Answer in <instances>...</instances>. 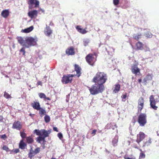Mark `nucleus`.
<instances>
[{
  "label": "nucleus",
  "instance_id": "4d7b16f0",
  "mask_svg": "<svg viewBox=\"0 0 159 159\" xmlns=\"http://www.w3.org/2000/svg\"><path fill=\"white\" fill-rule=\"evenodd\" d=\"M50 159H56V158L52 157Z\"/></svg>",
  "mask_w": 159,
  "mask_h": 159
},
{
  "label": "nucleus",
  "instance_id": "6ab92c4d",
  "mask_svg": "<svg viewBox=\"0 0 159 159\" xmlns=\"http://www.w3.org/2000/svg\"><path fill=\"white\" fill-rule=\"evenodd\" d=\"M10 12L9 10H4L2 11L1 15L2 17L7 18L9 16Z\"/></svg>",
  "mask_w": 159,
  "mask_h": 159
},
{
  "label": "nucleus",
  "instance_id": "2eb2a0df",
  "mask_svg": "<svg viewBox=\"0 0 159 159\" xmlns=\"http://www.w3.org/2000/svg\"><path fill=\"white\" fill-rule=\"evenodd\" d=\"M152 75L148 74L145 77L143 80V82L144 83V85H146L147 83H149L152 80Z\"/></svg>",
  "mask_w": 159,
  "mask_h": 159
},
{
  "label": "nucleus",
  "instance_id": "b1692460",
  "mask_svg": "<svg viewBox=\"0 0 159 159\" xmlns=\"http://www.w3.org/2000/svg\"><path fill=\"white\" fill-rule=\"evenodd\" d=\"M35 155L34 151L33 150L32 148L31 147L30 150V151L28 154V157L29 158H30V159H32V157H33Z\"/></svg>",
  "mask_w": 159,
  "mask_h": 159
},
{
  "label": "nucleus",
  "instance_id": "6e6552de",
  "mask_svg": "<svg viewBox=\"0 0 159 159\" xmlns=\"http://www.w3.org/2000/svg\"><path fill=\"white\" fill-rule=\"evenodd\" d=\"M145 137V134L142 132H140L137 135L136 142L139 144L144 139Z\"/></svg>",
  "mask_w": 159,
  "mask_h": 159
},
{
  "label": "nucleus",
  "instance_id": "864d4df0",
  "mask_svg": "<svg viewBox=\"0 0 159 159\" xmlns=\"http://www.w3.org/2000/svg\"><path fill=\"white\" fill-rule=\"evenodd\" d=\"M37 84L39 85H41L42 84V83L41 81H39L38 82Z\"/></svg>",
  "mask_w": 159,
  "mask_h": 159
},
{
  "label": "nucleus",
  "instance_id": "393cba45",
  "mask_svg": "<svg viewBox=\"0 0 159 159\" xmlns=\"http://www.w3.org/2000/svg\"><path fill=\"white\" fill-rule=\"evenodd\" d=\"M26 146L27 145L26 143H25L23 141V140H20V142L19 143V148H20L22 149H25Z\"/></svg>",
  "mask_w": 159,
  "mask_h": 159
},
{
  "label": "nucleus",
  "instance_id": "72a5a7b5",
  "mask_svg": "<svg viewBox=\"0 0 159 159\" xmlns=\"http://www.w3.org/2000/svg\"><path fill=\"white\" fill-rule=\"evenodd\" d=\"M20 136L22 139H24L26 138V134L24 132H20Z\"/></svg>",
  "mask_w": 159,
  "mask_h": 159
},
{
  "label": "nucleus",
  "instance_id": "f8f14e48",
  "mask_svg": "<svg viewBox=\"0 0 159 159\" xmlns=\"http://www.w3.org/2000/svg\"><path fill=\"white\" fill-rule=\"evenodd\" d=\"M38 11L36 10L30 11L28 13V15L31 19L35 18L38 16Z\"/></svg>",
  "mask_w": 159,
  "mask_h": 159
},
{
  "label": "nucleus",
  "instance_id": "f03ea898",
  "mask_svg": "<svg viewBox=\"0 0 159 159\" xmlns=\"http://www.w3.org/2000/svg\"><path fill=\"white\" fill-rule=\"evenodd\" d=\"M34 133H36L39 136L36 138V141L37 142L41 143V142H45V139L48 137L51 131V130H46L45 129H35L34 131Z\"/></svg>",
  "mask_w": 159,
  "mask_h": 159
},
{
  "label": "nucleus",
  "instance_id": "6e6d98bb",
  "mask_svg": "<svg viewBox=\"0 0 159 159\" xmlns=\"http://www.w3.org/2000/svg\"><path fill=\"white\" fill-rule=\"evenodd\" d=\"M47 99V100H51V99L49 97H46V98H45V99Z\"/></svg>",
  "mask_w": 159,
  "mask_h": 159
},
{
  "label": "nucleus",
  "instance_id": "5fc2aeb1",
  "mask_svg": "<svg viewBox=\"0 0 159 159\" xmlns=\"http://www.w3.org/2000/svg\"><path fill=\"white\" fill-rule=\"evenodd\" d=\"M133 147L135 148H136V149H138V146H137L136 145H134L133 146Z\"/></svg>",
  "mask_w": 159,
  "mask_h": 159
},
{
  "label": "nucleus",
  "instance_id": "f704fd0d",
  "mask_svg": "<svg viewBox=\"0 0 159 159\" xmlns=\"http://www.w3.org/2000/svg\"><path fill=\"white\" fill-rule=\"evenodd\" d=\"M39 97L40 98H43L45 99V98H46V95L44 93H39Z\"/></svg>",
  "mask_w": 159,
  "mask_h": 159
},
{
  "label": "nucleus",
  "instance_id": "473e14b6",
  "mask_svg": "<svg viewBox=\"0 0 159 159\" xmlns=\"http://www.w3.org/2000/svg\"><path fill=\"white\" fill-rule=\"evenodd\" d=\"M44 120L46 123H48L50 121V118L49 116L48 115H45V116L44 117Z\"/></svg>",
  "mask_w": 159,
  "mask_h": 159
},
{
  "label": "nucleus",
  "instance_id": "a18cd8bd",
  "mask_svg": "<svg viewBox=\"0 0 159 159\" xmlns=\"http://www.w3.org/2000/svg\"><path fill=\"white\" fill-rule=\"evenodd\" d=\"M97 130L96 129H94L92 131L91 134L93 136L96 134Z\"/></svg>",
  "mask_w": 159,
  "mask_h": 159
},
{
  "label": "nucleus",
  "instance_id": "49530a36",
  "mask_svg": "<svg viewBox=\"0 0 159 159\" xmlns=\"http://www.w3.org/2000/svg\"><path fill=\"white\" fill-rule=\"evenodd\" d=\"M146 36L148 38H151L152 36V34H151V33H148L146 34Z\"/></svg>",
  "mask_w": 159,
  "mask_h": 159
},
{
  "label": "nucleus",
  "instance_id": "9d476101",
  "mask_svg": "<svg viewBox=\"0 0 159 159\" xmlns=\"http://www.w3.org/2000/svg\"><path fill=\"white\" fill-rule=\"evenodd\" d=\"M74 66L75 67V71H76V75H74V76H76L77 77H79L82 74L81 72L82 69L81 67L78 64H75Z\"/></svg>",
  "mask_w": 159,
  "mask_h": 159
},
{
  "label": "nucleus",
  "instance_id": "a19ab883",
  "mask_svg": "<svg viewBox=\"0 0 159 159\" xmlns=\"http://www.w3.org/2000/svg\"><path fill=\"white\" fill-rule=\"evenodd\" d=\"M20 152V150H19V149H13L11 151V152H14L15 153H17L18 152Z\"/></svg>",
  "mask_w": 159,
  "mask_h": 159
},
{
  "label": "nucleus",
  "instance_id": "2f4dec72",
  "mask_svg": "<svg viewBox=\"0 0 159 159\" xmlns=\"http://www.w3.org/2000/svg\"><path fill=\"white\" fill-rule=\"evenodd\" d=\"M152 143V141L151 140V138H149L147 141H146V142L144 143V144H143V146H149L151 145Z\"/></svg>",
  "mask_w": 159,
  "mask_h": 159
},
{
  "label": "nucleus",
  "instance_id": "cd10ccee",
  "mask_svg": "<svg viewBox=\"0 0 159 159\" xmlns=\"http://www.w3.org/2000/svg\"><path fill=\"white\" fill-rule=\"evenodd\" d=\"M34 27L33 26H30L29 28H27L26 29L23 30V32L25 33H29L33 30Z\"/></svg>",
  "mask_w": 159,
  "mask_h": 159
},
{
  "label": "nucleus",
  "instance_id": "1a4fd4ad",
  "mask_svg": "<svg viewBox=\"0 0 159 159\" xmlns=\"http://www.w3.org/2000/svg\"><path fill=\"white\" fill-rule=\"evenodd\" d=\"M12 128L20 130L22 128V125L21 122L19 121H15L13 123Z\"/></svg>",
  "mask_w": 159,
  "mask_h": 159
},
{
  "label": "nucleus",
  "instance_id": "de8ad7c7",
  "mask_svg": "<svg viewBox=\"0 0 159 159\" xmlns=\"http://www.w3.org/2000/svg\"><path fill=\"white\" fill-rule=\"evenodd\" d=\"M0 137L1 138L3 139H7V138L6 134H3V135H1Z\"/></svg>",
  "mask_w": 159,
  "mask_h": 159
},
{
  "label": "nucleus",
  "instance_id": "4468645a",
  "mask_svg": "<svg viewBox=\"0 0 159 159\" xmlns=\"http://www.w3.org/2000/svg\"><path fill=\"white\" fill-rule=\"evenodd\" d=\"M66 54L68 55H72L75 54V49L73 47H70L67 49L66 50Z\"/></svg>",
  "mask_w": 159,
  "mask_h": 159
},
{
  "label": "nucleus",
  "instance_id": "a878e982",
  "mask_svg": "<svg viewBox=\"0 0 159 159\" xmlns=\"http://www.w3.org/2000/svg\"><path fill=\"white\" fill-rule=\"evenodd\" d=\"M118 140V136H115L114 138L112 141V143L114 146H116L117 145Z\"/></svg>",
  "mask_w": 159,
  "mask_h": 159
},
{
  "label": "nucleus",
  "instance_id": "ea45409f",
  "mask_svg": "<svg viewBox=\"0 0 159 159\" xmlns=\"http://www.w3.org/2000/svg\"><path fill=\"white\" fill-rule=\"evenodd\" d=\"M119 3V0H113V3L115 5H118Z\"/></svg>",
  "mask_w": 159,
  "mask_h": 159
},
{
  "label": "nucleus",
  "instance_id": "79ce46f5",
  "mask_svg": "<svg viewBox=\"0 0 159 159\" xmlns=\"http://www.w3.org/2000/svg\"><path fill=\"white\" fill-rule=\"evenodd\" d=\"M112 124L111 123L107 124L106 126V128L107 129H110Z\"/></svg>",
  "mask_w": 159,
  "mask_h": 159
},
{
  "label": "nucleus",
  "instance_id": "c03bdc74",
  "mask_svg": "<svg viewBox=\"0 0 159 159\" xmlns=\"http://www.w3.org/2000/svg\"><path fill=\"white\" fill-rule=\"evenodd\" d=\"M57 136L60 139H61L63 137L62 134L60 132L57 134Z\"/></svg>",
  "mask_w": 159,
  "mask_h": 159
},
{
  "label": "nucleus",
  "instance_id": "3c124183",
  "mask_svg": "<svg viewBox=\"0 0 159 159\" xmlns=\"http://www.w3.org/2000/svg\"><path fill=\"white\" fill-rule=\"evenodd\" d=\"M49 25L50 26H53L54 24L53 22H52V21H51L50 22V23Z\"/></svg>",
  "mask_w": 159,
  "mask_h": 159
},
{
  "label": "nucleus",
  "instance_id": "8fccbe9b",
  "mask_svg": "<svg viewBox=\"0 0 159 159\" xmlns=\"http://www.w3.org/2000/svg\"><path fill=\"white\" fill-rule=\"evenodd\" d=\"M53 130L56 132L58 131L57 128L56 127H55L53 128Z\"/></svg>",
  "mask_w": 159,
  "mask_h": 159
},
{
  "label": "nucleus",
  "instance_id": "f3484780",
  "mask_svg": "<svg viewBox=\"0 0 159 159\" xmlns=\"http://www.w3.org/2000/svg\"><path fill=\"white\" fill-rule=\"evenodd\" d=\"M31 106L32 107L33 109H36L38 111L39 109V107L40 106V104L39 102L34 101L32 102Z\"/></svg>",
  "mask_w": 159,
  "mask_h": 159
},
{
  "label": "nucleus",
  "instance_id": "7c9ffc66",
  "mask_svg": "<svg viewBox=\"0 0 159 159\" xmlns=\"http://www.w3.org/2000/svg\"><path fill=\"white\" fill-rule=\"evenodd\" d=\"M139 150L141 151L139 156V159H141V158H144L145 157V154L142 151L141 149H140Z\"/></svg>",
  "mask_w": 159,
  "mask_h": 159
},
{
  "label": "nucleus",
  "instance_id": "7ed1b4c3",
  "mask_svg": "<svg viewBox=\"0 0 159 159\" xmlns=\"http://www.w3.org/2000/svg\"><path fill=\"white\" fill-rule=\"evenodd\" d=\"M85 59L88 63L90 65L93 66L97 61V55L96 53H89L85 57Z\"/></svg>",
  "mask_w": 159,
  "mask_h": 159
},
{
  "label": "nucleus",
  "instance_id": "bb28decb",
  "mask_svg": "<svg viewBox=\"0 0 159 159\" xmlns=\"http://www.w3.org/2000/svg\"><path fill=\"white\" fill-rule=\"evenodd\" d=\"M34 139L32 136H29L26 137V142L28 144H32L33 143Z\"/></svg>",
  "mask_w": 159,
  "mask_h": 159
},
{
  "label": "nucleus",
  "instance_id": "dca6fc26",
  "mask_svg": "<svg viewBox=\"0 0 159 159\" xmlns=\"http://www.w3.org/2000/svg\"><path fill=\"white\" fill-rule=\"evenodd\" d=\"M39 2L38 0H29L28 1V4L30 5H35V7H39Z\"/></svg>",
  "mask_w": 159,
  "mask_h": 159
},
{
  "label": "nucleus",
  "instance_id": "4be33fe9",
  "mask_svg": "<svg viewBox=\"0 0 159 159\" xmlns=\"http://www.w3.org/2000/svg\"><path fill=\"white\" fill-rule=\"evenodd\" d=\"M76 28L79 33L84 34L87 33V31L85 29H82L80 27V26L77 25L76 27Z\"/></svg>",
  "mask_w": 159,
  "mask_h": 159
},
{
  "label": "nucleus",
  "instance_id": "a211bd4d",
  "mask_svg": "<svg viewBox=\"0 0 159 159\" xmlns=\"http://www.w3.org/2000/svg\"><path fill=\"white\" fill-rule=\"evenodd\" d=\"M44 33L47 36H49L52 33V30L49 26H47L45 29Z\"/></svg>",
  "mask_w": 159,
  "mask_h": 159
},
{
  "label": "nucleus",
  "instance_id": "0eeeda50",
  "mask_svg": "<svg viewBox=\"0 0 159 159\" xmlns=\"http://www.w3.org/2000/svg\"><path fill=\"white\" fill-rule=\"evenodd\" d=\"M150 106L153 109L156 110L157 109V106L155 105L157 102H159V100L157 101V99L155 100L153 95H151L150 97Z\"/></svg>",
  "mask_w": 159,
  "mask_h": 159
},
{
  "label": "nucleus",
  "instance_id": "20e7f679",
  "mask_svg": "<svg viewBox=\"0 0 159 159\" xmlns=\"http://www.w3.org/2000/svg\"><path fill=\"white\" fill-rule=\"evenodd\" d=\"M137 121L140 126H144L147 122L146 114L141 113L138 116Z\"/></svg>",
  "mask_w": 159,
  "mask_h": 159
},
{
  "label": "nucleus",
  "instance_id": "37998d69",
  "mask_svg": "<svg viewBox=\"0 0 159 159\" xmlns=\"http://www.w3.org/2000/svg\"><path fill=\"white\" fill-rule=\"evenodd\" d=\"M121 97L123 99H125L124 100H123V101L125 102V99L127 97L126 93L122 95L121 96Z\"/></svg>",
  "mask_w": 159,
  "mask_h": 159
},
{
  "label": "nucleus",
  "instance_id": "c756f323",
  "mask_svg": "<svg viewBox=\"0 0 159 159\" xmlns=\"http://www.w3.org/2000/svg\"><path fill=\"white\" fill-rule=\"evenodd\" d=\"M142 34H133V38L134 39L137 40H139V39L141 38Z\"/></svg>",
  "mask_w": 159,
  "mask_h": 159
},
{
  "label": "nucleus",
  "instance_id": "e433bc0d",
  "mask_svg": "<svg viewBox=\"0 0 159 159\" xmlns=\"http://www.w3.org/2000/svg\"><path fill=\"white\" fill-rule=\"evenodd\" d=\"M4 96L5 98H9L11 97V95H9L6 92H5Z\"/></svg>",
  "mask_w": 159,
  "mask_h": 159
},
{
  "label": "nucleus",
  "instance_id": "c85d7f7f",
  "mask_svg": "<svg viewBox=\"0 0 159 159\" xmlns=\"http://www.w3.org/2000/svg\"><path fill=\"white\" fill-rule=\"evenodd\" d=\"M120 88V85L119 84H116L115 88L113 90V92L115 93H117L119 91Z\"/></svg>",
  "mask_w": 159,
  "mask_h": 159
},
{
  "label": "nucleus",
  "instance_id": "13d9d810",
  "mask_svg": "<svg viewBox=\"0 0 159 159\" xmlns=\"http://www.w3.org/2000/svg\"><path fill=\"white\" fill-rule=\"evenodd\" d=\"M2 118L1 119H0V121H1L2 120Z\"/></svg>",
  "mask_w": 159,
  "mask_h": 159
},
{
  "label": "nucleus",
  "instance_id": "603ef678",
  "mask_svg": "<svg viewBox=\"0 0 159 159\" xmlns=\"http://www.w3.org/2000/svg\"><path fill=\"white\" fill-rule=\"evenodd\" d=\"M138 82L139 84H141V82L142 81V79H139V80H138Z\"/></svg>",
  "mask_w": 159,
  "mask_h": 159
},
{
  "label": "nucleus",
  "instance_id": "aec40b11",
  "mask_svg": "<svg viewBox=\"0 0 159 159\" xmlns=\"http://www.w3.org/2000/svg\"><path fill=\"white\" fill-rule=\"evenodd\" d=\"M17 39L18 42L20 43L21 45L25 47V40L23 39V38L21 37H17Z\"/></svg>",
  "mask_w": 159,
  "mask_h": 159
},
{
  "label": "nucleus",
  "instance_id": "412c9836",
  "mask_svg": "<svg viewBox=\"0 0 159 159\" xmlns=\"http://www.w3.org/2000/svg\"><path fill=\"white\" fill-rule=\"evenodd\" d=\"M38 111H39V114L41 117H42L44 115L46 114L47 112L46 110L43 108L41 107L40 106Z\"/></svg>",
  "mask_w": 159,
  "mask_h": 159
},
{
  "label": "nucleus",
  "instance_id": "9b49d317",
  "mask_svg": "<svg viewBox=\"0 0 159 159\" xmlns=\"http://www.w3.org/2000/svg\"><path fill=\"white\" fill-rule=\"evenodd\" d=\"M144 100L143 97H140L138 101V111H141L143 107Z\"/></svg>",
  "mask_w": 159,
  "mask_h": 159
},
{
  "label": "nucleus",
  "instance_id": "58836bf2",
  "mask_svg": "<svg viewBox=\"0 0 159 159\" xmlns=\"http://www.w3.org/2000/svg\"><path fill=\"white\" fill-rule=\"evenodd\" d=\"M20 52H23V55H25V47H23L22 48L20 49Z\"/></svg>",
  "mask_w": 159,
  "mask_h": 159
},
{
  "label": "nucleus",
  "instance_id": "ddd939ff",
  "mask_svg": "<svg viewBox=\"0 0 159 159\" xmlns=\"http://www.w3.org/2000/svg\"><path fill=\"white\" fill-rule=\"evenodd\" d=\"M131 71L133 74H134L135 75L138 74H140V70L137 66L134 65L131 68Z\"/></svg>",
  "mask_w": 159,
  "mask_h": 159
},
{
  "label": "nucleus",
  "instance_id": "4c0bfd02",
  "mask_svg": "<svg viewBox=\"0 0 159 159\" xmlns=\"http://www.w3.org/2000/svg\"><path fill=\"white\" fill-rule=\"evenodd\" d=\"M2 149L4 150H5L7 152H9L10 151V149L6 145H4L2 147Z\"/></svg>",
  "mask_w": 159,
  "mask_h": 159
},
{
  "label": "nucleus",
  "instance_id": "423d86ee",
  "mask_svg": "<svg viewBox=\"0 0 159 159\" xmlns=\"http://www.w3.org/2000/svg\"><path fill=\"white\" fill-rule=\"evenodd\" d=\"M74 76V75L67 74L64 75L61 79V82L63 84H68L72 83L73 80L72 78Z\"/></svg>",
  "mask_w": 159,
  "mask_h": 159
},
{
  "label": "nucleus",
  "instance_id": "f257e3e1",
  "mask_svg": "<svg viewBox=\"0 0 159 159\" xmlns=\"http://www.w3.org/2000/svg\"><path fill=\"white\" fill-rule=\"evenodd\" d=\"M107 80V75L103 72H98L92 80V81L95 84L92 85L91 88L89 87L90 93L93 95H95L102 93L105 89L104 84Z\"/></svg>",
  "mask_w": 159,
  "mask_h": 159
},
{
  "label": "nucleus",
  "instance_id": "5701e85b",
  "mask_svg": "<svg viewBox=\"0 0 159 159\" xmlns=\"http://www.w3.org/2000/svg\"><path fill=\"white\" fill-rule=\"evenodd\" d=\"M143 45L141 42L139 41L136 43V46L137 50H142L143 49Z\"/></svg>",
  "mask_w": 159,
  "mask_h": 159
},
{
  "label": "nucleus",
  "instance_id": "09e8293b",
  "mask_svg": "<svg viewBox=\"0 0 159 159\" xmlns=\"http://www.w3.org/2000/svg\"><path fill=\"white\" fill-rule=\"evenodd\" d=\"M124 158H125V159H136L135 157H134L133 158H129V157H126L125 156L124 157Z\"/></svg>",
  "mask_w": 159,
  "mask_h": 159
},
{
  "label": "nucleus",
  "instance_id": "39448f33",
  "mask_svg": "<svg viewBox=\"0 0 159 159\" xmlns=\"http://www.w3.org/2000/svg\"><path fill=\"white\" fill-rule=\"evenodd\" d=\"M25 48H28L36 44L37 40L32 37H29L25 38Z\"/></svg>",
  "mask_w": 159,
  "mask_h": 159
},
{
  "label": "nucleus",
  "instance_id": "c9c22d12",
  "mask_svg": "<svg viewBox=\"0 0 159 159\" xmlns=\"http://www.w3.org/2000/svg\"><path fill=\"white\" fill-rule=\"evenodd\" d=\"M35 155H36L38 153H39L40 151V148L39 147H37L34 149Z\"/></svg>",
  "mask_w": 159,
  "mask_h": 159
}]
</instances>
